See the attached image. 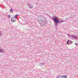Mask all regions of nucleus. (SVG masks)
<instances>
[{
  "label": "nucleus",
  "mask_w": 78,
  "mask_h": 78,
  "mask_svg": "<svg viewBox=\"0 0 78 78\" xmlns=\"http://www.w3.org/2000/svg\"><path fill=\"white\" fill-rule=\"evenodd\" d=\"M3 35V33L2 32H0V36H2Z\"/></svg>",
  "instance_id": "obj_12"
},
{
  "label": "nucleus",
  "mask_w": 78,
  "mask_h": 78,
  "mask_svg": "<svg viewBox=\"0 0 78 78\" xmlns=\"http://www.w3.org/2000/svg\"><path fill=\"white\" fill-rule=\"evenodd\" d=\"M18 16V15H16L14 17V18L15 19H17V16Z\"/></svg>",
  "instance_id": "obj_10"
},
{
  "label": "nucleus",
  "mask_w": 78,
  "mask_h": 78,
  "mask_svg": "<svg viewBox=\"0 0 78 78\" xmlns=\"http://www.w3.org/2000/svg\"><path fill=\"white\" fill-rule=\"evenodd\" d=\"M40 65L41 66H43L44 65V62H42V63H41Z\"/></svg>",
  "instance_id": "obj_8"
},
{
  "label": "nucleus",
  "mask_w": 78,
  "mask_h": 78,
  "mask_svg": "<svg viewBox=\"0 0 78 78\" xmlns=\"http://www.w3.org/2000/svg\"><path fill=\"white\" fill-rule=\"evenodd\" d=\"M8 17L9 19H10V18H11V15H9L8 16Z\"/></svg>",
  "instance_id": "obj_13"
},
{
  "label": "nucleus",
  "mask_w": 78,
  "mask_h": 78,
  "mask_svg": "<svg viewBox=\"0 0 78 78\" xmlns=\"http://www.w3.org/2000/svg\"><path fill=\"white\" fill-rule=\"evenodd\" d=\"M70 44H72V41H71L70 42Z\"/></svg>",
  "instance_id": "obj_17"
},
{
  "label": "nucleus",
  "mask_w": 78,
  "mask_h": 78,
  "mask_svg": "<svg viewBox=\"0 0 78 78\" xmlns=\"http://www.w3.org/2000/svg\"><path fill=\"white\" fill-rule=\"evenodd\" d=\"M56 78H62V76H60V75H58L57 76Z\"/></svg>",
  "instance_id": "obj_6"
},
{
  "label": "nucleus",
  "mask_w": 78,
  "mask_h": 78,
  "mask_svg": "<svg viewBox=\"0 0 78 78\" xmlns=\"http://www.w3.org/2000/svg\"><path fill=\"white\" fill-rule=\"evenodd\" d=\"M28 6H29V8L30 9H32L33 8V5L30 4V3H28L27 4Z\"/></svg>",
  "instance_id": "obj_3"
},
{
  "label": "nucleus",
  "mask_w": 78,
  "mask_h": 78,
  "mask_svg": "<svg viewBox=\"0 0 78 78\" xmlns=\"http://www.w3.org/2000/svg\"><path fill=\"white\" fill-rule=\"evenodd\" d=\"M10 12H11V13H12V12H13V9H11L10 10Z\"/></svg>",
  "instance_id": "obj_9"
},
{
  "label": "nucleus",
  "mask_w": 78,
  "mask_h": 78,
  "mask_svg": "<svg viewBox=\"0 0 78 78\" xmlns=\"http://www.w3.org/2000/svg\"><path fill=\"white\" fill-rule=\"evenodd\" d=\"M67 35L68 36H70V34H67Z\"/></svg>",
  "instance_id": "obj_16"
},
{
  "label": "nucleus",
  "mask_w": 78,
  "mask_h": 78,
  "mask_svg": "<svg viewBox=\"0 0 78 78\" xmlns=\"http://www.w3.org/2000/svg\"><path fill=\"white\" fill-rule=\"evenodd\" d=\"M46 19H47V17L41 16V18H39L38 19V23L41 27L45 26L47 24V22L45 20Z\"/></svg>",
  "instance_id": "obj_1"
},
{
  "label": "nucleus",
  "mask_w": 78,
  "mask_h": 78,
  "mask_svg": "<svg viewBox=\"0 0 78 78\" xmlns=\"http://www.w3.org/2000/svg\"><path fill=\"white\" fill-rule=\"evenodd\" d=\"M69 42H70V41L68 40L67 42V44H69Z\"/></svg>",
  "instance_id": "obj_14"
},
{
  "label": "nucleus",
  "mask_w": 78,
  "mask_h": 78,
  "mask_svg": "<svg viewBox=\"0 0 78 78\" xmlns=\"http://www.w3.org/2000/svg\"><path fill=\"white\" fill-rule=\"evenodd\" d=\"M52 19L53 22H54L55 26L56 27H58V23H61L62 22H65V21H59V19L58 18V17L55 16H53V17L52 18Z\"/></svg>",
  "instance_id": "obj_2"
},
{
  "label": "nucleus",
  "mask_w": 78,
  "mask_h": 78,
  "mask_svg": "<svg viewBox=\"0 0 78 78\" xmlns=\"http://www.w3.org/2000/svg\"><path fill=\"white\" fill-rule=\"evenodd\" d=\"M70 37H72L74 39H76V38H78V37L76 36H75V35H71L70 36Z\"/></svg>",
  "instance_id": "obj_5"
},
{
  "label": "nucleus",
  "mask_w": 78,
  "mask_h": 78,
  "mask_svg": "<svg viewBox=\"0 0 78 78\" xmlns=\"http://www.w3.org/2000/svg\"><path fill=\"white\" fill-rule=\"evenodd\" d=\"M5 51L3 49H0V53H4Z\"/></svg>",
  "instance_id": "obj_7"
},
{
  "label": "nucleus",
  "mask_w": 78,
  "mask_h": 78,
  "mask_svg": "<svg viewBox=\"0 0 78 78\" xmlns=\"http://www.w3.org/2000/svg\"><path fill=\"white\" fill-rule=\"evenodd\" d=\"M75 44H76V45H78V44L77 43H75Z\"/></svg>",
  "instance_id": "obj_15"
},
{
  "label": "nucleus",
  "mask_w": 78,
  "mask_h": 78,
  "mask_svg": "<svg viewBox=\"0 0 78 78\" xmlns=\"http://www.w3.org/2000/svg\"><path fill=\"white\" fill-rule=\"evenodd\" d=\"M63 78H66V77H67V75H63Z\"/></svg>",
  "instance_id": "obj_11"
},
{
  "label": "nucleus",
  "mask_w": 78,
  "mask_h": 78,
  "mask_svg": "<svg viewBox=\"0 0 78 78\" xmlns=\"http://www.w3.org/2000/svg\"><path fill=\"white\" fill-rule=\"evenodd\" d=\"M11 21L12 22H16V18H12L11 19Z\"/></svg>",
  "instance_id": "obj_4"
}]
</instances>
